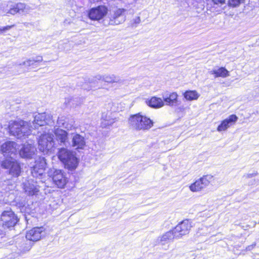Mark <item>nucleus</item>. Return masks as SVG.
Returning a JSON list of instances; mask_svg holds the SVG:
<instances>
[{
    "instance_id": "2f4dec72",
    "label": "nucleus",
    "mask_w": 259,
    "mask_h": 259,
    "mask_svg": "<svg viewBox=\"0 0 259 259\" xmlns=\"http://www.w3.org/2000/svg\"><path fill=\"white\" fill-rule=\"evenodd\" d=\"M243 1V0H229L228 5L233 7H237Z\"/></svg>"
},
{
    "instance_id": "4be33fe9",
    "label": "nucleus",
    "mask_w": 259,
    "mask_h": 259,
    "mask_svg": "<svg viewBox=\"0 0 259 259\" xmlns=\"http://www.w3.org/2000/svg\"><path fill=\"white\" fill-rule=\"evenodd\" d=\"M237 117L235 115H231L229 119H226L218 126L217 130L219 132L225 131L230 127L231 123L235 122L237 119Z\"/></svg>"
},
{
    "instance_id": "f704fd0d",
    "label": "nucleus",
    "mask_w": 259,
    "mask_h": 259,
    "mask_svg": "<svg viewBox=\"0 0 259 259\" xmlns=\"http://www.w3.org/2000/svg\"><path fill=\"white\" fill-rule=\"evenodd\" d=\"M257 174V173L256 172H253L252 174H248L246 175L245 176H244V177H245V178L249 179V178H252V177H253L256 176Z\"/></svg>"
},
{
    "instance_id": "6e6552de",
    "label": "nucleus",
    "mask_w": 259,
    "mask_h": 259,
    "mask_svg": "<svg viewBox=\"0 0 259 259\" xmlns=\"http://www.w3.org/2000/svg\"><path fill=\"white\" fill-rule=\"evenodd\" d=\"M212 179L213 177L211 175L204 176L192 184L189 189L193 192L200 191L208 186Z\"/></svg>"
},
{
    "instance_id": "a211bd4d",
    "label": "nucleus",
    "mask_w": 259,
    "mask_h": 259,
    "mask_svg": "<svg viewBox=\"0 0 259 259\" xmlns=\"http://www.w3.org/2000/svg\"><path fill=\"white\" fill-rule=\"evenodd\" d=\"M71 146L76 150L83 149L86 146L84 137L78 134H72L71 135Z\"/></svg>"
},
{
    "instance_id": "ddd939ff",
    "label": "nucleus",
    "mask_w": 259,
    "mask_h": 259,
    "mask_svg": "<svg viewBox=\"0 0 259 259\" xmlns=\"http://www.w3.org/2000/svg\"><path fill=\"white\" fill-rule=\"evenodd\" d=\"M107 13V9L105 6H100L92 8L89 13V18L93 20H100Z\"/></svg>"
},
{
    "instance_id": "4468645a",
    "label": "nucleus",
    "mask_w": 259,
    "mask_h": 259,
    "mask_svg": "<svg viewBox=\"0 0 259 259\" xmlns=\"http://www.w3.org/2000/svg\"><path fill=\"white\" fill-rule=\"evenodd\" d=\"M124 9H118L109 17V24L110 25H118L125 21V12Z\"/></svg>"
},
{
    "instance_id": "cd10ccee",
    "label": "nucleus",
    "mask_w": 259,
    "mask_h": 259,
    "mask_svg": "<svg viewBox=\"0 0 259 259\" xmlns=\"http://www.w3.org/2000/svg\"><path fill=\"white\" fill-rule=\"evenodd\" d=\"M101 126L103 127H106L107 126L112 125L116 121V118H112L110 115L107 114L103 113L102 116Z\"/></svg>"
},
{
    "instance_id": "7c9ffc66",
    "label": "nucleus",
    "mask_w": 259,
    "mask_h": 259,
    "mask_svg": "<svg viewBox=\"0 0 259 259\" xmlns=\"http://www.w3.org/2000/svg\"><path fill=\"white\" fill-rule=\"evenodd\" d=\"M208 228L206 226H201V227H199L198 229V230L196 232L197 236H199L201 235H207L208 234Z\"/></svg>"
},
{
    "instance_id": "dca6fc26",
    "label": "nucleus",
    "mask_w": 259,
    "mask_h": 259,
    "mask_svg": "<svg viewBox=\"0 0 259 259\" xmlns=\"http://www.w3.org/2000/svg\"><path fill=\"white\" fill-rule=\"evenodd\" d=\"M47 163L44 157H39L35 161V164L33 167L32 175L36 177L37 175H42L46 169Z\"/></svg>"
},
{
    "instance_id": "c756f323",
    "label": "nucleus",
    "mask_w": 259,
    "mask_h": 259,
    "mask_svg": "<svg viewBox=\"0 0 259 259\" xmlns=\"http://www.w3.org/2000/svg\"><path fill=\"white\" fill-rule=\"evenodd\" d=\"M184 96L187 100L192 101L197 100L199 95L196 91H187L184 94Z\"/></svg>"
},
{
    "instance_id": "0eeeda50",
    "label": "nucleus",
    "mask_w": 259,
    "mask_h": 259,
    "mask_svg": "<svg viewBox=\"0 0 259 259\" xmlns=\"http://www.w3.org/2000/svg\"><path fill=\"white\" fill-rule=\"evenodd\" d=\"M192 227V223L190 220H183L178 224L173 230L175 233V238H180L183 236L188 234Z\"/></svg>"
},
{
    "instance_id": "f3484780",
    "label": "nucleus",
    "mask_w": 259,
    "mask_h": 259,
    "mask_svg": "<svg viewBox=\"0 0 259 259\" xmlns=\"http://www.w3.org/2000/svg\"><path fill=\"white\" fill-rule=\"evenodd\" d=\"M18 148V145L14 142L8 141L3 144L1 146V150L4 155L15 154Z\"/></svg>"
},
{
    "instance_id": "e433bc0d",
    "label": "nucleus",
    "mask_w": 259,
    "mask_h": 259,
    "mask_svg": "<svg viewBox=\"0 0 259 259\" xmlns=\"http://www.w3.org/2000/svg\"><path fill=\"white\" fill-rule=\"evenodd\" d=\"M140 22V18L139 17H137L136 19H135V22L136 23H139Z\"/></svg>"
},
{
    "instance_id": "a878e982",
    "label": "nucleus",
    "mask_w": 259,
    "mask_h": 259,
    "mask_svg": "<svg viewBox=\"0 0 259 259\" xmlns=\"http://www.w3.org/2000/svg\"><path fill=\"white\" fill-rule=\"evenodd\" d=\"M42 57L41 56H37L35 57H33L31 58H29L27 59L26 60L23 61L21 63H19L18 65L19 66H24L26 68H28L29 67L34 65L35 63L40 62L42 61Z\"/></svg>"
},
{
    "instance_id": "412c9836",
    "label": "nucleus",
    "mask_w": 259,
    "mask_h": 259,
    "mask_svg": "<svg viewBox=\"0 0 259 259\" xmlns=\"http://www.w3.org/2000/svg\"><path fill=\"white\" fill-rule=\"evenodd\" d=\"M23 188L25 191L29 195H33L36 194L39 191L38 186L35 183L28 181L24 183Z\"/></svg>"
},
{
    "instance_id": "473e14b6",
    "label": "nucleus",
    "mask_w": 259,
    "mask_h": 259,
    "mask_svg": "<svg viewBox=\"0 0 259 259\" xmlns=\"http://www.w3.org/2000/svg\"><path fill=\"white\" fill-rule=\"evenodd\" d=\"M13 26V25H8L5 27L0 28V34L7 30L10 29Z\"/></svg>"
},
{
    "instance_id": "423d86ee",
    "label": "nucleus",
    "mask_w": 259,
    "mask_h": 259,
    "mask_svg": "<svg viewBox=\"0 0 259 259\" xmlns=\"http://www.w3.org/2000/svg\"><path fill=\"white\" fill-rule=\"evenodd\" d=\"M1 166L3 168L8 169L9 174L14 177H19L21 172L20 164L12 158L3 161Z\"/></svg>"
},
{
    "instance_id": "bb28decb",
    "label": "nucleus",
    "mask_w": 259,
    "mask_h": 259,
    "mask_svg": "<svg viewBox=\"0 0 259 259\" xmlns=\"http://www.w3.org/2000/svg\"><path fill=\"white\" fill-rule=\"evenodd\" d=\"M96 78L108 83L120 82L121 79L114 75H98Z\"/></svg>"
},
{
    "instance_id": "7ed1b4c3",
    "label": "nucleus",
    "mask_w": 259,
    "mask_h": 259,
    "mask_svg": "<svg viewBox=\"0 0 259 259\" xmlns=\"http://www.w3.org/2000/svg\"><path fill=\"white\" fill-rule=\"evenodd\" d=\"M128 124L130 128L134 131H146L153 126V122L150 118L138 113L130 116Z\"/></svg>"
},
{
    "instance_id": "b1692460",
    "label": "nucleus",
    "mask_w": 259,
    "mask_h": 259,
    "mask_svg": "<svg viewBox=\"0 0 259 259\" xmlns=\"http://www.w3.org/2000/svg\"><path fill=\"white\" fill-rule=\"evenodd\" d=\"M178 96L176 93H171L168 97L163 98V102L165 103L166 105L176 106L178 105Z\"/></svg>"
},
{
    "instance_id": "20e7f679",
    "label": "nucleus",
    "mask_w": 259,
    "mask_h": 259,
    "mask_svg": "<svg viewBox=\"0 0 259 259\" xmlns=\"http://www.w3.org/2000/svg\"><path fill=\"white\" fill-rule=\"evenodd\" d=\"M58 157L65 167L70 170L75 169L78 165V160L73 152L66 148L59 150Z\"/></svg>"
},
{
    "instance_id": "2eb2a0df",
    "label": "nucleus",
    "mask_w": 259,
    "mask_h": 259,
    "mask_svg": "<svg viewBox=\"0 0 259 259\" xmlns=\"http://www.w3.org/2000/svg\"><path fill=\"white\" fill-rule=\"evenodd\" d=\"M31 10L30 7L26 6L24 3H19L15 5L8 12L4 14V15L8 16L9 14L15 15L16 13L26 14Z\"/></svg>"
},
{
    "instance_id": "9d476101",
    "label": "nucleus",
    "mask_w": 259,
    "mask_h": 259,
    "mask_svg": "<svg viewBox=\"0 0 259 259\" xmlns=\"http://www.w3.org/2000/svg\"><path fill=\"white\" fill-rule=\"evenodd\" d=\"M1 220L4 222L3 226L7 228L14 226L18 222L17 217L11 210L4 211L1 215Z\"/></svg>"
},
{
    "instance_id": "5701e85b",
    "label": "nucleus",
    "mask_w": 259,
    "mask_h": 259,
    "mask_svg": "<svg viewBox=\"0 0 259 259\" xmlns=\"http://www.w3.org/2000/svg\"><path fill=\"white\" fill-rule=\"evenodd\" d=\"M175 233L174 230H170L166 232L158 239V243L161 245H164L175 238Z\"/></svg>"
},
{
    "instance_id": "72a5a7b5",
    "label": "nucleus",
    "mask_w": 259,
    "mask_h": 259,
    "mask_svg": "<svg viewBox=\"0 0 259 259\" xmlns=\"http://www.w3.org/2000/svg\"><path fill=\"white\" fill-rule=\"evenodd\" d=\"M212 2L215 5H222L225 2V0H211Z\"/></svg>"
},
{
    "instance_id": "39448f33",
    "label": "nucleus",
    "mask_w": 259,
    "mask_h": 259,
    "mask_svg": "<svg viewBox=\"0 0 259 259\" xmlns=\"http://www.w3.org/2000/svg\"><path fill=\"white\" fill-rule=\"evenodd\" d=\"M54 136L48 132L41 134L38 138V149L42 152L47 153L54 146Z\"/></svg>"
},
{
    "instance_id": "c9c22d12",
    "label": "nucleus",
    "mask_w": 259,
    "mask_h": 259,
    "mask_svg": "<svg viewBox=\"0 0 259 259\" xmlns=\"http://www.w3.org/2000/svg\"><path fill=\"white\" fill-rule=\"evenodd\" d=\"M255 245H256V243H253L252 244L246 247V249L247 250H251L255 246Z\"/></svg>"
},
{
    "instance_id": "c85d7f7f",
    "label": "nucleus",
    "mask_w": 259,
    "mask_h": 259,
    "mask_svg": "<svg viewBox=\"0 0 259 259\" xmlns=\"http://www.w3.org/2000/svg\"><path fill=\"white\" fill-rule=\"evenodd\" d=\"M211 74L214 75L215 77H226L229 75L228 71L224 67H221L210 71Z\"/></svg>"
},
{
    "instance_id": "f8f14e48",
    "label": "nucleus",
    "mask_w": 259,
    "mask_h": 259,
    "mask_svg": "<svg viewBox=\"0 0 259 259\" xmlns=\"http://www.w3.org/2000/svg\"><path fill=\"white\" fill-rule=\"evenodd\" d=\"M36 148L34 145L29 143H25L19 151V154L22 158L31 159L34 157L36 154Z\"/></svg>"
},
{
    "instance_id": "393cba45",
    "label": "nucleus",
    "mask_w": 259,
    "mask_h": 259,
    "mask_svg": "<svg viewBox=\"0 0 259 259\" xmlns=\"http://www.w3.org/2000/svg\"><path fill=\"white\" fill-rule=\"evenodd\" d=\"M147 104L154 108H159L164 106V103L160 98L156 97H152L149 100L147 101Z\"/></svg>"
},
{
    "instance_id": "aec40b11",
    "label": "nucleus",
    "mask_w": 259,
    "mask_h": 259,
    "mask_svg": "<svg viewBox=\"0 0 259 259\" xmlns=\"http://www.w3.org/2000/svg\"><path fill=\"white\" fill-rule=\"evenodd\" d=\"M54 134L56 136V140L58 142H60L65 146L67 144H69L68 140V134L65 131L57 128L55 130Z\"/></svg>"
},
{
    "instance_id": "6ab92c4d",
    "label": "nucleus",
    "mask_w": 259,
    "mask_h": 259,
    "mask_svg": "<svg viewBox=\"0 0 259 259\" xmlns=\"http://www.w3.org/2000/svg\"><path fill=\"white\" fill-rule=\"evenodd\" d=\"M57 124L59 126L64 127L67 130L75 128L74 119L68 116H61L59 117Z\"/></svg>"
},
{
    "instance_id": "9b49d317",
    "label": "nucleus",
    "mask_w": 259,
    "mask_h": 259,
    "mask_svg": "<svg viewBox=\"0 0 259 259\" xmlns=\"http://www.w3.org/2000/svg\"><path fill=\"white\" fill-rule=\"evenodd\" d=\"M46 234L44 227H34L28 231L26 234V238L30 241H37Z\"/></svg>"
},
{
    "instance_id": "f257e3e1",
    "label": "nucleus",
    "mask_w": 259,
    "mask_h": 259,
    "mask_svg": "<svg viewBox=\"0 0 259 259\" xmlns=\"http://www.w3.org/2000/svg\"><path fill=\"white\" fill-rule=\"evenodd\" d=\"M52 117L50 114L42 113L35 115L32 123L22 120L13 121L9 125L10 134L18 139H25L30 135L31 128L54 123Z\"/></svg>"
},
{
    "instance_id": "f03ea898",
    "label": "nucleus",
    "mask_w": 259,
    "mask_h": 259,
    "mask_svg": "<svg viewBox=\"0 0 259 259\" xmlns=\"http://www.w3.org/2000/svg\"><path fill=\"white\" fill-rule=\"evenodd\" d=\"M52 117L50 114L42 113L35 115L32 123L22 120L13 121L9 125L10 134L18 139H25L30 135L31 128L54 123Z\"/></svg>"
},
{
    "instance_id": "1a4fd4ad",
    "label": "nucleus",
    "mask_w": 259,
    "mask_h": 259,
    "mask_svg": "<svg viewBox=\"0 0 259 259\" xmlns=\"http://www.w3.org/2000/svg\"><path fill=\"white\" fill-rule=\"evenodd\" d=\"M53 183L59 188H63L67 184L65 173L60 169H55L51 176Z\"/></svg>"
}]
</instances>
